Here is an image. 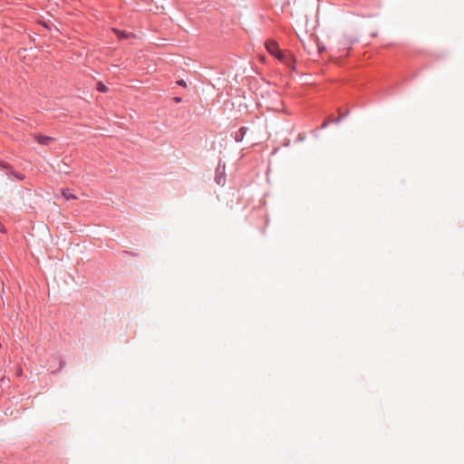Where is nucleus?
I'll list each match as a JSON object with an SVG mask.
<instances>
[{"instance_id": "11", "label": "nucleus", "mask_w": 464, "mask_h": 464, "mask_svg": "<svg viewBox=\"0 0 464 464\" xmlns=\"http://www.w3.org/2000/svg\"><path fill=\"white\" fill-rule=\"evenodd\" d=\"M0 231L3 232V233L5 232V227L3 226L0 227Z\"/></svg>"}, {"instance_id": "9", "label": "nucleus", "mask_w": 464, "mask_h": 464, "mask_svg": "<svg viewBox=\"0 0 464 464\" xmlns=\"http://www.w3.org/2000/svg\"><path fill=\"white\" fill-rule=\"evenodd\" d=\"M331 122H333L331 120L324 121L321 125V129L326 128Z\"/></svg>"}, {"instance_id": "3", "label": "nucleus", "mask_w": 464, "mask_h": 464, "mask_svg": "<svg viewBox=\"0 0 464 464\" xmlns=\"http://www.w3.org/2000/svg\"><path fill=\"white\" fill-rule=\"evenodd\" d=\"M247 128L246 127H241L237 131L235 132L234 139L236 142H240L243 140L246 133Z\"/></svg>"}, {"instance_id": "10", "label": "nucleus", "mask_w": 464, "mask_h": 464, "mask_svg": "<svg viewBox=\"0 0 464 464\" xmlns=\"http://www.w3.org/2000/svg\"><path fill=\"white\" fill-rule=\"evenodd\" d=\"M179 85L180 86H185L186 85V82L183 81V80H180V81H178L177 82Z\"/></svg>"}, {"instance_id": "7", "label": "nucleus", "mask_w": 464, "mask_h": 464, "mask_svg": "<svg viewBox=\"0 0 464 464\" xmlns=\"http://www.w3.org/2000/svg\"><path fill=\"white\" fill-rule=\"evenodd\" d=\"M117 35H118V40L129 38V36H130L127 33L121 32L119 30H118Z\"/></svg>"}, {"instance_id": "5", "label": "nucleus", "mask_w": 464, "mask_h": 464, "mask_svg": "<svg viewBox=\"0 0 464 464\" xmlns=\"http://www.w3.org/2000/svg\"><path fill=\"white\" fill-rule=\"evenodd\" d=\"M62 194L64 197V198L67 199V200H69V199H76L77 198L76 196L72 194L69 189H63L62 191Z\"/></svg>"}, {"instance_id": "8", "label": "nucleus", "mask_w": 464, "mask_h": 464, "mask_svg": "<svg viewBox=\"0 0 464 464\" xmlns=\"http://www.w3.org/2000/svg\"><path fill=\"white\" fill-rule=\"evenodd\" d=\"M348 114V112H345V113H341L339 112V116L338 118H336L335 120L332 121L333 122H335V123H339L344 117H346Z\"/></svg>"}, {"instance_id": "4", "label": "nucleus", "mask_w": 464, "mask_h": 464, "mask_svg": "<svg viewBox=\"0 0 464 464\" xmlns=\"http://www.w3.org/2000/svg\"><path fill=\"white\" fill-rule=\"evenodd\" d=\"M35 140L43 145H47L50 141H53V139L48 136L37 135L35 136Z\"/></svg>"}, {"instance_id": "12", "label": "nucleus", "mask_w": 464, "mask_h": 464, "mask_svg": "<svg viewBox=\"0 0 464 464\" xmlns=\"http://www.w3.org/2000/svg\"><path fill=\"white\" fill-rule=\"evenodd\" d=\"M175 101H176L177 102H179L181 101V98H179V97H176V98H175Z\"/></svg>"}, {"instance_id": "13", "label": "nucleus", "mask_w": 464, "mask_h": 464, "mask_svg": "<svg viewBox=\"0 0 464 464\" xmlns=\"http://www.w3.org/2000/svg\"><path fill=\"white\" fill-rule=\"evenodd\" d=\"M0 166L5 167V165H4V164H2V163H0Z\"/></svg>"}, {"instance_id": "6", "label": "nucleus", "mask_w": 464, "mask_h": 464, "mask_svg": "<svg viewBox=\"0 0 464 464\" xmlns=\"http://www.w3.org/2000/svg\"><path fill=\"white\" fill-rule=\"evenodd\" d=\"M97 90L101 92H106L108 88L105 84L100 82L97 83Z\"/></svg>"}, {"instance_id": "2", "label": "nucleus", "mask_w": 464, "mask_h": 464, "mask_svg": "<svg viewBox=\"0 0 464 464\" xmlns=\"http://www.w3.org/2000/svg\"><path fill=\"white\" fill-rule=\"evenodd\" d=\"M215 181L220 186H223L226 183V165L222 161H219L216 168Z\"/></svg>"}, {"instance_id": "1", "label": "nucleus", "mask_w": 464, "mask_h": 464, "mask_svg": "<svg viewBox=\"0 0 464 464\" xmlns=\"http://www.w3.org/2000/svg\"><path fill=\"white\" fill-rule=\"evenodd\" d=\"M266 48L270 54L276 56L278 60L282 61L287 65L292 61V56L290 55V53H285L282 51H280L277 43H276L273 40H268L266 43Z\"/></svg>"}]
</instances>
